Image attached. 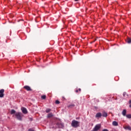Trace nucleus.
Returning <instances> with one entry per match:
<instances>
[{"instance_id":"nucleus-1","label":"nucleus","mask_w":131,"mask_h":131,"mask_svg":"<svg viewBox=\"0 0 131 131\" xmlns=\"http://www.w3.org/2000/svg\"><path fill=\"white\" fill-rule=\"evenodd\" d=\"M15 116L16 118L18 119V120L22 121V118L23 117V114L20 112H17L13 116Z\"/></svg>"},{"instance_id":"nucleus-2","label":"nucleus","mask_w":131,"mask_h":131,"mask_svg":"<svg viewBox=\"0 0 131 131\" xmlns=\"http://www.w3.org/2000/svg\"><path fill=\"white\" fill-rule=\"evenodd\" d=\"M71 126L73 127H75V128H76V127H78V126H79V122L75 120H73L72 121Z\"/></svg>"},{"instance_id":"nucleus-3","label":"nucleus","mask_w":131,"mask_h":131,"mask_svg":"<svg viewBox=\"0 0 131 131\" xmlns=\"http://www.w3.org/2000/svg\"><path fill=\"white\" fill-rule=\"evenodd\" d=\"M100 128H101V124H98L96 125L93 129H94V130L98 131Z\"/></svg>"},{"instance_id":"nucleus-4","label":"nucleus","mask_w":131,"mask_h":131,"mask_svg":"<svg viewBox=\"0 0 131 131\" xmlns=\"http://www.w3.org/2000/svg\"><path fill=\"white\" fill-rule=\"evenodd\" d=\"M4 93H5V90L4 89L0 90V98H4V96H5V94H4Z\"/></svg>"},{"instance_id":"nucleus-5","label":"nucleus","mask_w":131,"mask_h":131,"mask_svg":"<svg viewBox=\"0 0 131 131\" xmlns=\"http://www.w3.org/2000/svg\"><path fill=\"white\" fill-rule=\"evenodd\" d=\"M56 125H57L58 128H63L64 127V124L62 123H57Z\"/></svg>"},{"instance_id":"nucleus-6","label":"nucleus","mask_w":131,"mask_h":131,"mask_svg":"<svg viewBox=\"0 0 131 131\" xmlns=\"http://www.w3.org/2000/svg\"><path fill=\"white\" fill-rule=\"evenodd\" d=\"M24 89H25V90H26V91H28V92L32 91V89H31L30 86H29L28 85L24 86Z\"/></svg>"},{"instance_id":"nucleus-7","label":"nucleus","mask_w":131,"mask_h":131,"mask_svg":"<svg viewBox=\"0 0 131 131\" xmlns=\"http://www.w3.org/2000/svg\"><path fill=\"white\" fill-rule=\"evenodd\" d=\"M96 118L99 119L102 117V113H97L95 116Z\"/></svg>"},{"instance_id":"nucleus-8","label":"nucleus","mask_w":131,"mask_h":131,"mask_svg":"<svg viewBox=\"0 0 131 131\" xmlns=\"http://www.w3.org/2000/svg\"><path fill=\"white\" fill-rule=\"evenodd\" d=\"M21 110L24 114H27V110L25 107H21Z\"/></svg>"},{"instance_id":"nucleus-9","label":"nucleus","mask_w":131,"mask_h":131,"mask_svg":"<svg viewBox=\"0 0 131 131\" xmlns=\"http://www.w3.org/2000/svg\"><path fill=\"white\" fill-rule=\"evenodd\" d=\"M103 117H107L108 116V114L105 112H103L102 114Z\"/></svg>"},{"instance_id":"nucleus-10","label":"nucleus","mask_w":131,"mask_h":131,"mask_svg":"<svg viewBox=\"0 0 131 131\" xmlns=\"http://www.w3.org/2000/svg\"><path fill=\"white\" fill-rule=\"evenodd\" d=\"M53 115L52 113L48 114L47 115L48 118H51V117H53Z\"/></svg>"},{"instance_id":"nucleus-11","label":"nucleus","mask_w":131,"mask_h":131,"mask_svg":"<svg viewBox=\"0 0 131 131\" xmlns=\"http://www.w3.org/2000/svg\"><path fill=\"white\" fill-rule=\"evenodd\" d=\"M113 125L114 126H117L118 125V123L115 121L113 122Z\"/></svg>"},{"instance_id":"nucleus-12","label":"nucleus","mask_w":131,"mask_h":131,"mask_svg":"<svg viewBox=\"0 0 131 131\" xmlns=\"http://www.w3.org/2000/svg\"><path fill=\"white\" fill-rule=\"evenodd\" d=\"M125 129H128V130H131V127L130 126H126L124 127Z\"/></svg>"},{"instance_id":"nucleus-13","label":"nucleus","mask_w":131,"mask_h":131,"mask_svg":"<svg viewBox=\"0 0 131 131\" xmlns=\"http://www.w3.org/2000/svg\"><path fill=\"white\" fill-rule=\"evenodd\" d=\"M122 113V115H123V116H125V115H126V110H123Z\"/></svg>"},{"instance_id":"nucleus-14","label":"nucleus","mask_w":131,"mask_h":131,"mask_svg":"<svg viewBox=\"0 0 131 131\" xmlns=\"http://www.w3.org/2000/svg\"><path fill=\"white\" fill-rule=\"evenodd\" d=\"M51 111H52V109H51V108H47L46 110V113H49L51 112Z\"/></svg>"},{"instance_id":"nucleus-15","label":"nucleus","mask_w":131,"mask_h":131,"mask_svg":"<svg viewBox=\"0 0 131 131\" xmlns=\"http://www.w3.org/2000/svg\"><path fill=\"white\" fill-rule=\"evenodd\" d=\"M10 113L11 114H16V111L14 110H11Z\"/></svg>"},{"instance_id":"nucleus-16","label":"nucleus","mask_w":131,"mask_h":131,"mask_svg":"<svg viewBox=\"0 0 131 131\" xmlns=\"http://www.w3.org/2000/svg\"><path fill=\"white\" fill-rule=\"evenodd\" d=\"M127 42L128 43H130V42H131V38H128L127 39Z\"/></svg>"},{"instance_id":"nucleus-17","label":"nucleus","mask_w":131,"mask_h":131,"mask_svg":"<svg viewBox=\"0 0 131 131\" xmlns=\"http://www.w3.org/2000/svg\"><path fill=\"white\" fill-rule=\"evenodd\" d=\"M41 99L43 100H46V98H47V96L46 95H42L41 96Z\"/></svg>"},{"instance_id":"nucleus-18","label":"nucleus","mask_w":131,"mask_h":131,"mask_svg":"<svg viewBox=\"0 0 131 131\" xmlns=\"http://www.w3.org/2000/svg\"><path fill=\"white\" fill-rule=\"evenodd\" d=\"M75 92H76V93H78L79 92H81V89H77L75 91Z\"/></svg>"},{"instance_id":"nucleus-19","label":"nucleus","mask_w":131,"mask_h":131,"mask_svg":"<svg viewBox=\"0 0 131 131\" xmlns=\"http://www.w3.org/2000/svg\"><path fill=\"white\" fill-rule=\"evenodd\" d=\"M126 117L127 118H131V114L126 115Z\"/></svg>"},{"instance_id":"nucleus-20","label":"nucleus","mask_w":131,"mask_h":131,"mask_svg":"<svg viewBox=\"0 0 131 131\" xmlns=\"http://www.w3.org/2000/svg\"><path fill=\"white\" fill-rule=\"evenodd\" d=\"M55 104H60V101L59 100H56L55 101Z\"/></svg>"},{"instance_id":"nucleus-21","label":"nucleus","mask_w":131,"mask_h":131,"mask_svg":"<svg viewBox=\"0 0 131 131\" xmlns=\"http://www.w3.org/2000/svg\"><path fill=\"white\" fill-rule=\"evenodd\" d=\"M74 107V104H72L69 106V107Z\"/></svg>"},{"instance_id":"nucleus-22","label":"nucleus","mask_w":131,"mask_h":131,"mask_svg":"<svg viewBox=\"0 0 131 131\" xmlns=\"http://www.w3.org/2000/svg\"><path fill=\"white\" fill-rule=\"evenodd\" d=\"M102 131H109L107 129H103Z\"/></svg>"},{"instance_id":"nucleus-23","label":"nucleus","mask_w":131,"mask_h":131,"mask_svg":"<svg viewBox=\"0 0 131 131\" xmlns=\"http://www.w3.org/2000/svg\"><path fill=\"white\" fill-rule=\"evenodd\" d=\"M28 131H34V130H32V129H29Z\"/></svg>"},{"instance_id":"nucleus-24","label":"nucleus","mask_w":131,"mask_h":131,"mask_svg":"<svg viewBox=\"0 0 131 131\" xmlns=\"http://www.w3.org/2000/svg\"><path fill=\"white\" fill-rule=\"evenodd\" d=\"M129 104H131V100H130L129 101Z\"/></svg>"},{"instance_id":"nucleus-25","label":"nucleus","mask_w":131,"mask_h":131,"mask_svg":"<svg viewBox=\"0 0 131 131\" xmlns=\"http://www.w3.org/2000/svg\"><path fill=\"white\" fill-rule=\"evenodd\" d=\"M62 99H63V100H65V98H64V97H62Z\"/></svg>"},{"instance_id":"nucleus-26","label":"nucleus","mask_w":131,"mask_h":131,"mask_svg":"<svg viewBox=\"0 0 131 131\" xmlns=\"http://www.w3.org/2000/svg\"><path fill=\"white\" fill-rule=\"evenodd\" d=\"M78 1V0H75V2H77Z\"/></svg>"},{"instance_id":"nucleus-27","label":"nucleus","mask_w":131,"mask_h":131,"mask_svg":"<svg viewBox=\"0 0 131 131\" xmlns=\"http://www.w3.org/2000/svg\"><path fill=\"white\" fill-rule=\"evenodd\" d=\"M129 107L131 108V104L129 105Z\"/></svg>"}]
</instances>
